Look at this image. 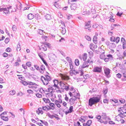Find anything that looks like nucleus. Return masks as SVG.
<instances>
[{
  "label": "nucleus",
  "instance_id": "obj_1",
  "mask_svg": "<svg viewBox=\"0 0 126 126\" xmlns=\"http://www.w3.org/2000/svg\"><path fill=\"white\" fill-rule=\"evenodd\" d=\"M98 97L95 96L90 98L89 100L88 105L90 107L99 102L101 98V95H98Z\"/></svg>",
  "mask_w": 126,
  "mask_h": 126
},
{
  "label": "nucleus",
  "instance_id": "obj_2",
  "mask_svg": "<svg viewBox=\"0 0 126 126\" xmlns=\"http://www.w3.org/2000/svg\"><path fill=\"white\" fill-rule=\"evenodd\" d=\"M102 71V67H101L96 66L93 69V72L100 73Z\"/></svg>",
  "mask_w": 126,
  "mask_h": 126
},
{
  "label": "nucleus",
  "instance_id": "obj_3",
  "mask_svg": "<svg viewBox=\"0 0 126 126\" xmlns=\"http://www.w3.org/2000/svg\"><path fill=\"white\" fill-rule=\"evenodd\" d=\"M95 118L97 119H98V121H99L101 123H103L104 124H107L108 123V122L107 121H104L101 119V116L100 115L96 116Z\"/></svg>",
  "mask_w": 126,
  "mask_h": 126
},
{
  "label": "nucleus",
  "instance_id": "obj_4",
  "mask_svg": "<svg viewBox=\"0 0 126 126\" xmlns=\"http://www.w3.org/2000/svg\"><path fill=\"white\" fill-rule=\"evenodd\" d=\"M104 73L106 77L109 78L110 77V76L109 75L110 73V70L108 68H106L104 70Z\"/></svg>",
  "mask_w": 126,
  "mask_h": 126
},
{
  "label": "nucleus",
  "instance_id": "obj_5",
  "mask_svg": "<svg viewBox=\"0 0 126 126\" xmlns=\"http://www.w3.org/2000/svg\"><path fill=\"white\" fill-rule=\"evenodd\" d=\"M44 18L46 20H49L52 19V16L51 14L46 13L44 15Z\"/></svg>",
  "mask_w": 126,
  "mask_h": 126
},
{
  "label": "nucleus",
  "instance_id": "obj_6",
  "mask_svg": "<svg viewBox=\"0 0 126 126\" xmlns=\"http://www.w3.org/2000/svg\"><path fill=\"white\" fill-rule=\"evenodd\" d=\"M73 107L72 106H70L69 110L66 111L65 112L66 115H67L68 114L71 113L74 111L73 110Z\"/></svg>",
  "mask_w": 126,
  "mask_h": 126
},
{
  "label": "nucleus",
  "instance_id": "obj_7",
  "mask_svg": "<svg viewBox=\"0 0 126 126\" xmlns=\"http://www.w3.org/2000/svg\"><path fill=\"white\" fill-rule=\"evenodd\" d=\"M12 6H10L9 7H7V8H5V9L4 10L3 12L4 13L6 16H8L10 13V12L9 11V9L11 8Z\"/></svg>",
  "mask_w": 126,
  "mask_h": 126
},
{
  "label": "nucleus",
  "instance_id": "obj_8",
  "mask_svg": "<svg viewBox=\"0 0 126 126\" xmlns=\"http://www.w3.org/2000/svg\"><path fill=\"white\" fill-rule=\"evenodd\" d=\"M91 21H88L87 22H85V27H88V28H91Z\"/></svg>",
  "mask_w": 126,
  "mask_h": 126
},
{
  "label": "nucleus",
  "instance_id": "obj_9",
  "mask_svg": "<svg viewBox=\"0 0 126 126\" xmlns=\"http://www.w3.org/2000/svg\"><path fill=\"white\" fill-rule=\"evenodd\" d=\"M40 72L42 74H43L44 71L46 70L45 65L43 64L42 65L40 66Z\"/></svg>",
  "mask_w": 126,
  "mask_h": 126
},
{
  "label": "nucleus",
  "instance_id": "obj_10",
  "mask_svg": "<svg viewBox=\"0 0 126 126\" xmlns=\"http://www.w3.org/2000/svg\"><path fill=\"white\" fill-rule=\"evenodd\" d=\"M88 119V117L87 116H82L80 118L79 120V121H81V120H82V123H83L85 122V120H87Z\"/></svg>",
  "mask_w": 126,
  "mask_h": 126
},
{
  "label": "nucleus",
  "instance_id": "obj_11",
  "mask_svg": "<svg viewBox=\"0 0 126 126\" xmlns=\"http://www.w3.org/2000/svg\"><path fill=\"white\" fill-rule=\"evenodd\" d=\"M77 4L76 3H73L71 4L70 8L71 10H75L77 8Z\"/></svg>",
  "mask_w": 126,
  "mask_h": 126
},
{
  "label": "nucleus",
  "instance_id": "obj_12",
  "mask_svg": "<svg viewBox=\"0 0 126 126\" xmlns=\"http://www.w3.org/2000/svg\"><path fill=\"white\" fill-rule=\"evenodd\" d=\"M42 109V108H38L37 110H36V112L38 114H39L40 113L42 114H43V112Z\"/></svg>",
  "mask_w": 126,
  "mask_h": 126
},
{
  "label": "nucleus",
  "instance_id": "obj_13",
  "mask_svg": "<svg viewBox=\"0 0 126 126\" xmlns=\"http://www.w3.org/2000/svg\"><path fill=\"white\" fill-rule=\"evenodd\" d=\"M34 16V15L32 13L29 14L28 16V18L29 19L31 20L33 18Z\"/></svg>",
  "mask_w": 126,
  "mask_h": 126
},
{
  "label": "nucleus",
  "instance_id": "obj_14",
  "mask_svg": "<svg viewBox=\"0 0 126 126\" xmlns=\"http://www.w3.org/2000/svg\"><path fill=\"white\" fill-rule=\"evenodd\" d=\"M106 113L103 112L101 115V118L104 120H106Z\"/></svg>",
  "mask_w": 126,
  "mask_h": 126
},
{
  "label": "nucleus",
  "instance_id": "obj_15",
  "mask_svg": "<svg viewBox=\"0 0 126 126\" xmlns=\"http://www.w3.org/2000/svg\"><path fill=\"white\" fill-rule=\"evenodd\" d=\"M88 63L87 62H84L83 63V68H85L86 67H88L89 66V65H88Z\"/></svg>",
  "mask_w": 126,
  "mask_h": 126
},
{
  "label": "nucleus",
  "instance_id": "obj_16",
  "mask_svg": "<svg viewBox=\"0 0 126 126\" xmlns=\"http://www.w3.org/2000/svg\"><path fill=\"white\" fill-rule=\"evenodd\" d=\"M108 88L106 86V88H103V92L104 95L106 94L107 93L108 91Z\"/></svg>",
  "mask_w": 126,
  "mask_h": 126
},
{
  "label": "nucleus",
  "instance_id": "obj_17",
  "mask_svg": "<svg viewBox=\"0 0 126 126\" xmlns=\"http://www.w3.org/2000/svg\"><path fill=\"white\" fill-rule=\"evenodd\" d=\"M110 46L109 48L111 49V48H114L116 47V45L114 43H110Z\"/></svg>",
  "mask_w": 126,
  "mask_h": 126
},
{
  "label": "nucleus",
  "instance_id": "obj_18",
  "mask_svg": "<svg viewBox=\"0 0 126 126\" xmlns=\"http://www.w3.org/2000/svg\"><path fill=\"white\" fill-rule=\"evenodd\" d=\"M97 37L96 36H94L93 39V42L95 44H96L97 43Z\"/></svg>",
  "mask_w": 126,
  "mask_h": 126
},
{
  "label": "nucleus",
  "instance_id": "obj_19",
  "mask_svg": "<svg viewBox=\"0 0 126 126\" xmlns=\"http://www.w3.org/2000/svg\"><path fill=\"white\" fill-rule=\"evenodd\" d=\"M53 82L54 83V85H52V86L55 87V84L56 85H58L59 84L58 81L57 80L55 79L53 80Z\"/></svg>",
  "mask_w": 126,
  "mask_h": 126
},
{
  "label": "nucleus",
  "instance_id": "obj_20",
  "mask_svg": "<svg viewBox=\"0 0 126 126\" xmlns=\"http://www.w3.org/2000/svg\"><path fill=\"white\" fill-rule=\"evenodd\" d=\"M1 119L5 121H8V118L7 117H5L3 116H1Z\"/></svg>",
  "mask_w": 126,
  "mask_h": 126
},
{
  "label": "nucleus",
  "instance_id": "obj_21",
  "mask_svg": "<svg viewBox=\"0 0 126 126\" xmlns=\"http://www.w3.org/2000/svg\"><path fill=\"white\" fill-rule=\"evenodd\" d=\"M54 5L57 8L59 9L61 7L59 5V4L57 3V2H55L54 4Z\"/></svg>",
  "mask_w": 126,
  "mask_h": 126
},
{
  "label": "nucleus",
  "instance_id": "obj_22",
  "mask_svg": "<svg viewBox=\"0 0 126 126\" xmlns=\"http://www.w3.org/2000/svg\"><path fill=\"white\" fill-rule=\"evenodd\" d=\"M82 58L83 61L86 60L87 58V55L86 53H85L83 54Z\"/></svg>",
  "mask_w": 126,
  "mask_h": 126
},
{
  "label": "nucleus",
  "instance_id": "obj_23",
  "mask_svg": "<svg viewBox=\"0 0 126 126\" xmlns=\"http://www.w3.org/2000/svg\"><path fill=\"white\" fill-rule=\"evenodd\" d=\"M43 99L44 101L46 103H49L50 102V100L48 98L46 99L45 98H43Z\"/></svg>",
  "mask_w": 126,
  "mask_h": 126
},
{
  "label": "nucleus",
  "instance_id": "obj_24",
  "mask_svg": "<svg viewBox=\"0 0 126 126\" xmlns=\"http://www.w3.org/2000/svg\"><path fill=\"white\" fill-rule=\"evenodd\" d=\"M72 72H70V73L71 74V73L72 74H74V75H76V74H79V72L76 71L75 69H74L73 71H72Z\"/></svg>",
  "mask_w": 126,
  "mask_h": 126
},
{
  "label": "nucleus",
  "instance_id": "obj_25",
  "mask_svg": "<svg viewBox=\"0 0 126 126\" xmlns=\"http://www.w3.org/2000/svg\"><path fill=\"white\" fill-rule=\"evenodd\" d=\"M28 81L27 82L22 80V81H20V82L25 86H26L28 85Z\"/></svg>",
  "mask_w": 126,
  "mask_h": 126
},
{
  "label": "nucleus",
  "instance_id": "obj_26",
  "mask_svg": "<svg viewBox=\"0 0 126 126\" xmlns=\"http://www.w3.org/2000/svg\"><path fill=\"white\" fill-rule=\"evenodd\" d=\"M66 60L69 63H72V60L70 58L68 57H67L66 58Z\"/></svg>",
  "mask_w": 126,
  "mask_h": 126
},
{
  "label": "nucleus",
  "instance_id": "obj_27",
  "mask_svg": "<svg viewBox=\"0 0 126 126\" xmlns=\"http://www.w3.org/2000/svg\"><path fill=\"white\" fill-rule=\"evenodd\" d=\"M124 113H122V112H120V113L118 115V116H120L121 118H123L124 117L126 116V115L124 114Z\"/></svg>",
  "mask_w": 126,
  "mask_h": 126
},
{
  "label": "nucleus",
  "instance_id": "obj_28",
  "mask_svg": "<svg viewBox=\"0 0 126 126\" xmlns=\"http://www.w3.org/2000/svg\"><path fill=\"white\" fill-rule=\"evenodd\" d=\"M61 28L62 29V33L63 34H64L66 32V30L64 28L61 27Z\"/></svg>",
  "mask_w": 126,
  "mask_h": 126
},
{
  "label": "nucleus",
  "instance_id": "obj_29",
  "mask_svg": "<svg viewBox=\"0 0 126 126\" xmlns=\"http://www.w3.org/2000/svg\"><path fill=\"white\" fill-rule=\"evenodd\" d=\"M35 17L36 19L38 20L41 18L40 15L37 13L35 15Z\"/></svg>",
  "mask_w": 126,
  "mask_h": 126
},
{
  "label": "nucleus",
  "instance_id": "obj_30",
  "mask_svg": "<svg viewBox=\"0 0 126 126\" xmlns=\"http://www.w3.org/2000/svg\"><path fill=\"white\" fill-rule=\"evenodd\" d=\"M107 56L108 58L111 61L113 60V58L112 55L110 54H109L107 55Z\"/></svg>",
  "mask_w": 126,
  "mask_h": 126
},
{
  "label": "nucleus",
  "instance_id": "obj_31",
  "mask_svg": "<svg viewBox=\"0 0 126 126\" xmlns=\"http://www.w3.org/2000/svg\"><path fill=\"white\" fill-rule=\"evenodd\" d=\"M60 85L62 87H64L65 86V84L62 81H60Z\"/></svg>",
  "mask_w": 126,
  "mask_h": 126
},
{
  "label": "nucleus",
  "instance_id": "obj_32",
  "mask_svg": "<svg viewBox=\"0 0 126 126\" xmlns=\"http://www.w3.org/2000/svg\"><path fill=\"white\" fill-rule=\"evenodd\" d=\"M9 94L11 95H13L16 93V91L15 90H13L10 91L9 92Z\"/></svg>",
  "mask_w": 126,
  "mask_h": 126
},
{
  "label": "nucleus",
  "instance_id": "obj_33",
  "mask_svg": "<svg viewBox=\"0 0 126 126\" xmlns=\"http://www.w3.org/2000/svg\"><path fill=\"white\" fill-rule=\"evenodd\" d=\"M61 88L63 89H65L66 91H67L69 90V86L68 85V86H66L65 85L64 87H61Z\"/></svg>",
  "mask_w": 126,
  "mask_h": 126
},
{
  "label": "nucleus",
  "instance_id": "obj_34",
  "mask_svg": "<svg viewBox=\"0 0 126 126\" xmlns=\"http://www.w3.org/2000/svg\"><path fill=\"white\" fill-rule=\"evenodd\" d=\"M75 63L76 66H78L79 65V60L77 59H75Z\"/></svg>",
  "mask_w": 126,
  "mask_h": 126
},
{
  "label": "nucleus",
  "instance_id": "obj_35",
  "mask_svg": "<svg viewBox=\"0 0 126 126\" xmlns=\"http://www.w3.org/2000/svg\"><path fill=\"white\" fill-rule=\"evenodd\" d=\"M92 123V121L91 120H88L87 123L86 124L88 125L87 126H90V125H91Z\"/></svg>",
  "mask_w": 126,
  "mask_h": 126
},
{
  "label": "nucleus",
  "instance_id": "obj_36",
  "mask_svg": "<svg viewBox=\"0 0 126 126\" xmlns=\"http://www.w3.org/2000/svg\"><path fill=\"white\" fill-rule=\"evenodd\" d=\"M110 40L111 42H115L116 40L115 37L113 36L111 37Z\"/></svg>",
  "mask_w": 126,
  "mask_h": 126
},
{
  "label": "nucleus",
  "instance_id": "obj_37",
  "mask_svg": "<svg viewBox=\"0 0 126 126\" xmlns=\"http://www.w3.org/2000/svg\"><path fill=\"white\" fill-rule=\"evenodd\" d=\"M48 116L50 118L52 119L53 117H54L55 116L53 115H51L49 113H48L47 114Z\"/></svg>",
  "mask_w": 126,
  "mask_h": 126
},
{
  "label": "nucleus",
  "instance_id": "obj_38",
  "mask_svg": "<svg viewBox=\"0 0 126 126\" xmlns=\"http://www.w3.org/2000/svg\"><path fill=\"white\" fill-rule=\"evenodd\" d=\"M69 65L70 67V69H71L70 72H71V71H73V70H74V69L73 68V66L72 64V63H69Z\"/></svg>",
  "mask_w": 126,
  "mask_h": 126
},
{
  "label": "nucleus",
  "instance_id": "obj_39",
  "mask_svg": "<svg viewBox=\"0 0 126 126\" xmlns=\"http://www.w3.org/2000/svg\"><path fill=\"white\" fill-rule=\"evenodd\" d=\"M49 81L47 80V79L44 80L43 82L44 85H47Z\"/></svg>",
  "mask_w": 126,
  "mask_h": 126
},
{
  "label": "nucleus",
  "instance_id": "obj_40",
  "mask_svg": "<svg viewBox=\"0 0 126 126\" xmlns=\"http://www.w3.org/2000/svg\"><path fill=\"white\" fill-rule=\"evenodd\" d=\"M21 50L20 45V43L19 42L18 43L17 45V51H20Z\"/></svg>",
  "mask_w": 126,
  "mask_h": 126
},
{
  "label": "nucleus",
  "instance_id": "obj_41",
  "mask_svg": "<svg viewBox=\"0 0 126 126\" xmlns=\"http://www.w3.org/2000/svg\"><path fill=\"white\" fill-rule=\"evenodd\" d=\"M105 57V55L103 54H101L100 55V59H104Z\"/></svg>",
  "mask_w": 126,
  "mask_h": 126
},
{
  "label": "nucleus",
  "instance_id": "obj_42",
  "mask_svg": "<svg viewBox=\"0 0 126 126\" xmlns=\"http://www.w3.org/2000/svg\"><path fill=\"white\" fill-rule=\"evenodd\" d=\"M45 77H46V79L49 81H50L51 80V79L50 77L48 75H45Z\"/></svg>",
  "mask_w": 126,
  "mask_h": 126
},
{
  "label": "nucleus",
  "instance_id": "obj_43",
  "mask_svg": "<svg viewBox=\"0 0 126 126\" xmlns=\"http://www.w3.org/2000/svg\"><path fill=\"white\" fill-rule=\"evenodd\" d=\"M12 29L14 31L16 32L17 30L16 26L15 25H13L12 27Z\"/></svg>",
  "mask_w": 126,
  "mask_h": 126
},
{
  "label": "nucleus",
  "instance_id": "obj_44",
  "mask_svg": "<svg viewBox=\"0 0 126 126\" xmlns=\"http://www.w3.org/2000/svg\"><path fill=\"white\" fill-rule=\"evenodd\" d=\"M44 31L43 30H42L40 29H39L38 31V32L39 34H42Z\"/></svg>",
  "mask_w": 126,
  "mask_h": 126
},
{
  "label": "nucleus",
  "instance_id": "obj_45",
  "mask_svg": "<svg viewBox=\"0 0 126 126\" xmlns=\"http://www.w3.org/2000/svg\"><path fill=\"white\" fill-rule=\"evenodd\" d=\"M85 37L86 40L89 41H91V37L89 36L86 35L85 36Z\"/></svg>",
  "mask_w": 126,
  "mask_h": 126
},
{
  "label": "nucleus",
  "instance_id": "obj_46",
  "mask_svg": "<svg viewBox=\"0 0 126 126\" xmlns=\"http://www.w3.org/2000/svg\"><path fill=\"white\" fill-rule=\"evenodd\" d=\"M42 109L45 111H48V108L46 106H43L42 107Z\"/></svg>",
  "mask_w": 126,
  "mask_h": 126
},
{
  "label": "nucleus",
  "instance_id": "obj_47",
  "mask_svg": "<svg viewBox=\"0 0 126 126\" xmlns=\"http://www.w3.org/2000/svg\"><path fill=\"white\" fill-rule=\"evenodd\" d=\"M34 67L37 70H39L40 71V68L37 65H34Z\"/></svg>",
  "mask_w": 126,
  "mask_h": 126
},
{
  "label": "nucleus",
  "instance_id": "obj_48",
  "mask_svg": "<svg viewBox=\"0 0 126 126\" xmlns=\"http://www.w3.org/2000/svg\"><path fill=\"white\" fill-rule=\"evenodd\" d=\"M69 102L70 105H73L74 104L75 102L72 100H71L70 101V99L69 100Z\"/></svg>",
  "mask_w": 126,
  "mask_h": 126
},
{
  "label": "nucleus",
  "instance_id": "obj_49",
  "mask_svg": "<svg viewBox=\"0 0 126 126\" xmlns=\"http://www.w3.org/2000/svg\"><path fill=\"white\" fill-rule=\"evenodd\" d=\"M41 79L42 82H43V79H44V80H46V77H43V76H41Z\"/></svg>",
  "mask_w": 126,
  "mask_h": 126
},
{
  "label": "nucleus",
  "instance_id": "obj_50",
  "mask_svg": "<svg viewBox=\"0 0 126 126\" xmlns=\"http://www.w3.org/2000/svg\"><path fill=\"white\" fill-rule=\"evenodd\" d=\"M41 48L43 49V50H44V51H46L47 50V48L45 45L44 47L43 45H42L41 46Z\"/></svg>",
  "mask_w": 126,
  "mask_h": 126
},
{
  "label": "nucleus",
  "instance_id": "obj_51",
  "mask_svg": "<svg viewBox=\"0 0 126 126\" xmlns=\"http://www.w3.org/2000/svg\"><path fill=\"white\" fill-rule=\"evenodd\" d=\"M9 40L10 39L9 38H7L5 39L4 42L6 44H7L9 42Z\"/></svg>",
  "mask_w": 126,
  "mask_h": 126
},
{
  "label": "nucleus",
  "instance_id": "obj_52",
  "mask_svg": "<svg viewBox=\"0 0 126 126\" xmlns=\"http://www.w3.org/2000/svg\"><path fill=\"white\" fill-rule=\"evenodd\" d=\"M91 28H88V27H84V28L85 29V31H86L91 32Z\"/></svg>",
  "mask_w": 126,
  "mask_h": 126
},
{
  "label": "nucleus",
  "instance_id": "obj_53",
  "mask_svg": "<svg viewBox=\"0 0 126 126\" xmlns=\"http://www.w3.org/2000/svg\"><path fill=\"white\" fill-rule=\"evenodd\" d=\"M83 77L85 79H87L89 78V75L88 74L84 75L83 76Z\"/></svg>",
  "mask_w": 126,
  "mask_h": 126
},
{
  "label": "nucleus",
  "instance_id": "obj_54",
  "mask_svg": "<svg viewBox=\"0 0 126 126\" xmlns=\"http://www.w3.org/2000/svg\"><path fill=\"white\" fill-rule=\"evenodd\" d=\"M123 12L120 13L119 12H118L117 14V15L118 16L120 17L123 14Z\"/></svg>",
  "mask_w": 126,
  "mask_h": 126
},
{
  "label": "nucleus",
  "instance_id": "obj_55",
  "mask_svg": "<svg viewBox=\"0 0 126 126\" xmlns=\"http://www.w3.org/2000/svg\"><path fill=\"white\" fill-rule=\"evenodd\" d=\"M28 85H35L36 84L35 83H33L31 81H28Z\"/></svg>",
  "mask_w": 126,
  "mask_h": 126
},
{
  "label": "nucleus",
  "instance_id": "obj_56",
  "mask_svg": "<svg viewBox=\"0 0 126 126\" xmlns=\"http://www.w3.org/2000/svg\"><path fill=\"white\" fill-rule=\"evenodd\" d=\"M46 97H47V96H49L50 95H51V97H52L53 96V94H51V93H47L46 94Z\"/></svg>",
  "mask_w": 126,
  "mask_h": 126
},
{
  "label": "nucleus",
  "instance_id": "obj_57",
  "mask_svg": "<svg viewBox=\"0 0 126 126\" xmlns=\"http://www.w3.org/2000/svg\"><path fill=\"white\" fill-rule=\"evenodd\" d=\"M36 95L38 98H40L42 97V95L39 93L36 94Z\"/></svg>",
  "mask_w": 126,
  "mask_h": 126
},
{
  "label": "nucleus",
  "instance_id": "obj_58",
  "mask_svg": "<svg viewBox=\"0 0 126 126\" xmlns=\"http://www.w3.org/2000/svg\"><path fill=\"white\" fill-rule=\"evenodd\" d=\"M121 41L122 42L123 44H125V43H126V41L125 38L123 37H122L121 38Z\"/></svg>",
  "mask_w": 126,
  "mask_h": 126
},
{
  "label": "nucleus",
  "instance_id": "obj_59",
  "mask_svg": "<svg viewBox=\"0 0 126 126\" xmlns=\"http://www.w3.org/2000/svg\"><path fill=\"white\" fill-rule=\"evenodd\" d=\"M42 38L43 39L45 40V41H47V37L46 36L44 35L43 36H42Z\"/></svg>",
  "mask_w": 126,
  "mask_h": 126
},
{
  "label": "nucleus",
  "instance_id": "obj_60",
  "mask_svg": "<svg viewBox=\"0 0 126 126\" xmlns=\"http://www.w3.org/2000/svg\"><path fill=\"white\" fill-rule=\"evenodd\" d=\"M26 65L29 67L31 66V64L30 62H27L26 63Z\"/></svg>",
  "mask_w": 126,
  "mask_h": 126
},
{
  "label": "nucleus",
  "instance_id": "obj_61",
  "mask_svg": "<svg viewBox=\"0 0 126 126\" xmlns=\"http://www.w3.org/2000/svg\"><path fill=\"white\" fill-rule=\"evenodd\" d=\"M27 92L29 94L31 93L33 94V91L31 90H27Z\"/></svg>",
  "mask_w": 126,
  "mask_h": 126
},
{
  "label": "nucleus",
  "instance_id": "obj_62",
  "mask_svg": "<svg viewBox=\"0 0 126 126\" xmlns=\"http://www.w3.org/2000/svg\"><path fill=\"white\" fill-rule=\"evenodd\" d=\"M116 40V43H118L120 41V38L118 37H117L116 39H115Z\"/></svg>",
  "mask_w": 126,
  "mask_h": 126
},
{
  "label": "nucleus",
  "instance_id": "obj_63",
  "mask_svg": "<svg viewBox=\"0 0 126 126\" xmlns=\"http://www.w3.org/2000/svg\"><path fill=\"white\" fill-rule=\"evenodd\" d=\"M120 26L119 25V24H112L111 26V27L113 28L114 27H115L116 26Z\"/></svg>",
  "mask_w": 126,
  "mask_h": 126
},
{
  "label": "nucleus",
  "instance_id": "obj_64",
  "mask_svg": "<svg viewBox=\"0 0 126 126\" xmlns=\"http://www.w3.org/2000/svg\"><path fill=\"white\" fill-rule=\"evenodd\" d=\"M11 50V49L9 47L7 48L6 50V52H10Z\"/></svg>",
  "mask_w": 126,
  "mask_h": 126
}]
</instances>
